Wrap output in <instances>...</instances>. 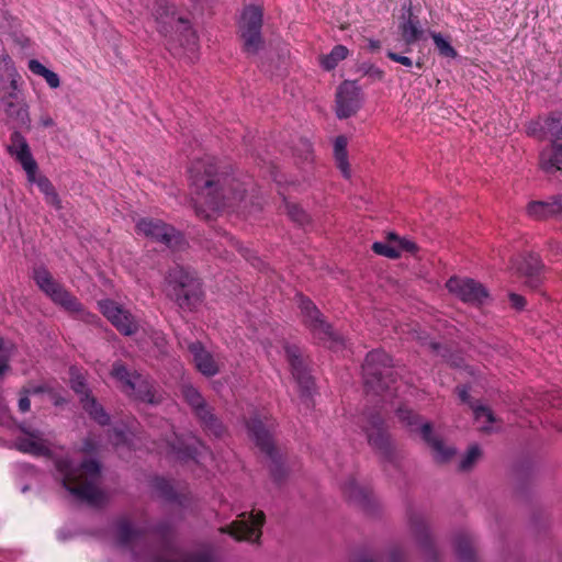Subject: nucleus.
<instances>
[{"instance_id": "obj_1", "label": "nucleus", "mask_w": 562, "mask_h": 562, "mask_svg": "<svg viewBox=\"0 0 562 562\" xmlns=\"http://www.w3.org/2000/svg\"><path fill=\"white\" fill-rule=\"evenodd\" d=\"M175 529L161 520L154 527H135L127 517L115 521L117 543L128 549L139 562H212L210 552H182L172 544Z\"/></svg>"}, {"instance_id": "obj_2", "label": "nucleus", "mask_w": 562, "mask_h": 562, "mask_svg": "<svg viewBox=\"0 0 562 562\" xmlns=\"http://www.w3.org/2000/svg\"><path fill=\"white\" fill-rule=\"evenodd\" d=\"M189 179L193 192L205 204L194 202L195 214L203 221L209 222L217 211L234 207L245 200V183L231 175L228 167L221 166L214 157L193 160Z\"/></svg>"}, {"instance_id": "obj_3", "label": "nucleus", "mask_w": 562, "mask_h": 562, "mask_svg": "<svg viewBox=\"0 0 562 562\" xmlns=\"http://www.w3.org/2000/svg\"><path fill=\"white\" fill-rule=\"evenodd\" d=\"M364 391L368 396H379L383 404L395 407L398 422L415 439H422L420 416L407 406V401L396 403V398L409 390L406 383L397 380L391 357L383 350L368 352L362 364Z\"/></svg>"}, {"instance_id": "obj_4", "label": "nucleus", "mask_w": 562, "mask_h": 562, "mask_svg": "<svg viewBox=\"0 0 562 562\" xmlns=\"http://www.w3.org/2000/svg\"><path fill=\"white\" fill-rule=\"evenodd\" d=\"M55 468L61 476L63 486L77 499L91 506H101L106 497L100 488L101 464L89 459L76 465L68 457L54 460Z\"/></svg>"}, {"instance_id": "obj_5", "label": "nucleus", "mask_w": 562, "mask_h": 562, "mask_svg": "<svg viewBox=\"0 0 562 562\" xmlns=\"http://www.w3.org/2000/svg\"><path fill=\"white\" fill-rule=\"evenodd\" d=\"M33 279L36 285L57 305L74 315L75 318L89 324L98 325L101 319L98 315L87 311L81 302L69 292L43 266L33 269Z\"/></svg>"}, {"instance_id": "obj_6", "label": "nucleus", "mask_w": 562, "mask_h": 562, "mask_svg": "<svg viewBox=\"0 0 562 562\" xmlns=\"http://www.w3.org/2000/svg\"><path fill=\"white\" fill-rule=\"evenodd\" d=\"M276 426V420L267 415L255 414L246 420L248 436L256 447L270 459L271 475L277 483H281L286 476V470L274 445Z\"/></svg>"}, {"instance_id": "obj_7", "label": "nucleus", "mask_w": 562, "mask_h": 562, "mask_svg": "<svg viewBox=\"0 0 562 562\" xmlns=\"http://www.w3.org/2000/svg\"><path fill=\"white\" fill-rule=\"evenodd\" d=\"M168 295L183 311H194L202 302V283L196 273L182 266L169 269L166 277Z\"/></svg>"}, {"instance_id": "obj_8", "label": "nucleus", "mask_w": 562, "mask_h": 562, "mask_svg": "<svg viewBox=\"0 0 562 562\" xmlns=\"http://www.w3.org/2000/svg\"><path fill=\"white\" fill-rule=\"evenodd\" d=\"M380 411H364L359 417V425L366 434L369 446L385 461L397 465L395 449L389 432L387 425Z\"/></svg>"}, {"instance_id": "obj_9", "label": "nucleus", "mask_w": 562, "mask_h": 562, "mask_svg": "<svg viewBox=\"0 0 562 562\" xmlns=\"http://www.w3.org/2000/svg\"><path fill=\"white\" fill-rule=\"evenodd\" d=\"M297 304L303 324L310 329L315 339L335 351L345 346L342 336L333 330L322 312L308 297L300 295Z\"/></svg>"}, {"instance_id": "obj_10", "label": "nucleus", "mask_w": 562, "mask_h": 562, "mask_svg": "<svg viewBox=\"0 0 562 562\" xmlns=\"http://www.w3.org/2000/svg\"><path fill=\"white\" fill-rule=\"evenodd\" d=\"M136 232L137 234H142L156 243L164 244L172 251L183 250L188 246V243L180 231L159 218H140L136 223Z\"/></svg>"}, {"instance_id": "obj_11", "label": "nucleus", "mask_w": 562, "mask_h": 562, "mask_svg": "<svg viewBox=\"0 0 562 562\" xmlns=\"http://www.w3.org/2000/svg\"><path fill=\"white\" fill-rule=\"evenodd\" d=\"M265 522L266 515L262 510L245 512L238 515V518L229 525L221 527L218 531L229 535L237 541L259 543Z\"/></svg>"}, {"instance_id": "obj_12", "label": "nucleus", "mask_w": 562, "mask_h": 562, "mask_svg": "<svg viewBox=\"0 0 562 562\" xmlns=\"http://www.w3.org/2000/svg\"><path fill=\"white\" fill-rule=\"evenodd\" d=\"M263 23V12L258 5H247L243 13L239 24L240 37L243 40V49L247 55H256L263 46L261 29Z\"/></svg>"}, {"instance_id": "obj_13", "label": "nucleus", "mask_w": 562, "mask_h": 562, "mask_svg": "<svg viewBox=\"0 0 562 562\" xmlns=\"http://www.w3.org/2000/svg\"><path fill=\"white\" fill-rule=\"evenodd\" d=\"M150 14L156 22L157 31L164 35L168 36L171 34L175 24H183L187 43L189 45L194 46L196 43V36L193 30L190 27L189 22L183 18L176 16V5L171 0H153L151 5L149 7Z\"/></svg>"}, {"instance_id": "obj_14", "label": "nucleus", "mask_w": 562, "mask_h": 562, "mask_svg": "<svg viewBox=\"0 0 562 562\" xmlns=\"http://www.w3.org/2000/svg\"><path fill=\"white\" fill-rule=\"evenodd\" d=\"M102 315L123 335L131 336L138 330L134 316L115 301L106 299L98 302Z\"/></svg>"}, {"instance_id": "obj_15", "label": "nucleus", "mask_w": 562, "mask_h": 562, "mask_svg": "<svg viewBox=\"0 0 562 562\" xmlns=\"http://www.w3.org/2000/svg\"><path fill=\"white\" fill-rule=\"evenodd\" d=\"M447 288L461 301L472 305L484 304L490 296L486 288L473 279L454 277L449 279Z\"/></svg>"}, {"instance_id": "obj_16", "label": "nucleus", "mask_w": 562, "mask_h": 562, "mask_svg": "<svg viewBox=\"0 0 562 562\" xmlns=\"http://www.w3.org/2000/svg\"><path fill=\"white\" fill-rule=\"evenodd\" d=\"M361 89L355 81H344L338 87L336 93V112L339 119H348L356 114L357 111L361 108Z\"/></svg>"}, {"instance_id": "obj_17", "label": "nucleus", "mask_w": 562, "mask_h": 562, "mask_svg": "<svg viewBox=\"0 0 562 562\" xmlns=\"http://www.w3.org/2000/svg\"><path fill=\"white\" fill-rule=\"evenodd\" d=\"M424 441L427 442L430 456L437 463H448L456 457V448L436 432L430 424H424Z\"/></svg>"}, {"instance_id": "obj_18", "label": "nucleus", "mask_w": 562, "mask_h": 562, "mask_svg": "<svg viewBox=\"0 0 562 562\" xmlns=\"http://www.w3.org/2000/svg\"><path fill=\"white\" fill-rule=\"evenodd\" d=\"M284 350L294 379L296 380L300 387L304 391V393L310 394L314 382L307 371L300 348L294 345H286Z\"/></svg>"}, {"instance_id": "obj_19", "label": "nucleus", "mask_w": 562, "mask_h": 562, "mask_svg": "<svg viewBox=\"0 0 562 562\" xmlns=\"http://www.w3.org/2000/svg\"><path fill=\"white\" fill-rule=\"evenodd\" d=\"M342 494L349 503L360 507L366 513H375L378 504L371 490L360 486L353 479L344 484Z\"/></svg>"}, {"instance_id": "obj_20", "label": "nucleus", "mask_w": 562, "mask_h": 562, "mask_svg": "<svg viewBox=\"0 0 562 562\" xmlns=\"http://www.w3.org/2000/svg\"><path fill=\"white\" fill-rule=\"evenodd\" d=\"M189 351L192 355L193 363L196 370L205 376H214L220 372V366L200 341L189 345Z\"/></svg>"}, {"instance_id": "obj_21", "label": "nucleus", "mask_w": 562, "mask_h": 562, "mask_svg": "<svg viewBox=\"0 0 562 562\" xmlns=\"http://www.w3.org/2000/svg\"><path fill=\"white\" fill-rule=\"evenodd\" d=\"M528 214L537 220H547L562 213V195H557L549 201H533L527 206Z\"/></svg>"}, {"instance_id": "obj_22", "label": "nucleus", "mask_w": 562, "mask_h": 562, "mask_svg": "<svg viewBox=\"0 0 562 562\" xmlns=\"http://www.w3.org/2000/svg\"><path fill=\"white\" fill-rule=\"evenodd\" d=\"M0 106L8 117L14 120L20 125H26L30 122L27 108L19 100L15 93H7L0 101Z\"/></svg>"}, {"instance_id": "obj_23", "label": "nucleus", "mask_w": 562, "mask_h": 562, "mask_svg": "<svg viewBox=\"0 0 562 562\" xmlns=\"http://www.w3.org/2000/svg\"><path fill=\"white\" fill-rule=\"evenodd\" d=\"M45 435H33L32 437H18L15 439V448L23 452L32 456H48L50 450L44 438Z\"/></svg>"}, {"instance_id": "obj_24", "label": "nucleus", "mask_w": 562, "mask_h": 562, "mask_svg": "<svg viewBox=\"0 0 562 562\" xmlns=\"http://www.w3.org/2000/svg\"><path fill=\"white\" fill-rule=\"evenodd\" d=\"M154 488L160 497L168 502L177 503L182 508H188L191 504V496L187 494H178L172 484L164 477H157L154 480Z\"/></svg>"}, {"instance_id": "obj_25", "label": "nucleus", "mask_w": 562, "mask_h": 562, "mask_svg": "<svg viewBox=\"0 0 562 562\" xmlns=\"http://www.w3.org/2000/svg\"><path fill=\"white\" fill-rule=\"evenodd\" d=\"M133 381L134 385L125 393L127 396L143 403L154 404L157 402L154 385L147 376L139 373L136 380L134 379Z\"/></svg>"}, {"instance_id": "obj_26", "label": "nucleus", "mask_w": 562, "mask_h": 562, "mask_svg": "<svg viewBox=\"0 0 562 562\" xmlns=\"http://www.w3.org/2000/svg\"><path fill=\"white\" fill-rule=\"evenodd\" d=\"M540 167L547 173L562 170V143L554 142L540 155Z\"/></svg>"}, {"instance_id": "obj_27", "label": "nucleus", "mask_w": 562, "mask_h": 562, "mask_svg": "<svg viewBox=\"0 0 562 562\" xmlns=\"http://www.w3.org/2000/svg\"><path fill=\"white\" fill-rule=\"evenodd\" d=\"M195 417L199 419L201 427L209 436L220 438L225 434V427L222 420L214 414L211 406L202 413H199Z\"/></svg>"}, {"instance_id": "obj_28", "label": "nucleus", "mask_w": 562, "mask_h": 562, "mask_svg": "<svg viewBox=\"0 0 562 562\" xmlns=\"http://www.w3.org/2000/svg\"><path fill=\"white\" fill-rule=\"evenodd\" d=\"M180 391L183 400L191 407L194 416H198L199 413H202L210 406L202 394L193 385L183 383Z\"/></svg>"}, {"instance_id": "obj_29", "label": "nucleus", "mask_w": 562, "mask_h": 562, "mask_svg": "<svg viewBox=\"0 0 562 562\" xmlns=\"http://www.w3.org/2000/svg\"><path fill=\"white\" fill-rule=\"evenodd\" d=\"M483 451L477 445L470 446L457 461V471L461 473L471 472L482 460Z\"/></svg>"}, {"instance_id": "obj_30", "label": "nucleus", "mask_w": 562, "mask_h": 562, "mask_svg": "<svg viewBox=\"0 0 562 562\" xmlns=\"http://www.w3.org/2000/svg\"><path fill=\"white\" fill-rule=\"evenodd\" d=\"M4 78L10 82V91L8 93H15L18 95L20 75L8 54L0 56V79Z\"/></svg>"}, {"instance_id": "obj_31", "label": "nucleus", "mask_w": 562, "mask_h": 562, "mask_svg": "<svg viewBox=\"0 0 562 562\" xmlns=\"http://www.w3.org/2000/svg\"><path fill=\"white\" fill-rule=\"evenodd\" d=\"M82 408L94 419L98 424L104 426L110 422L109 414L104 408L97 402L91 394H86V397H80Z\"/></svg>"}, {"instance_id": "obj_32", "label": "nucleus", "mask_w": 562, "mask_h": 562, "mask_svg": "<svg viewBox=\"0 0 562 562\" xmlns=\"http://www.w3.org/2000/svg\"><path fill=\"white\" fill-rule=\"evenodd\" d=\"M111 375L117 381L121 383V389L124 393H127L128 390L131 389V386H133L134 384V379L136 380V376L139 375L138 372L136 371H131L127 369V367L121 362V361H115L113 364H112V369H111Z\"/></svg>"}, {"instance_id": "obj_33", "label": "nucleus", "mask_w": 562, "mask_h": 562, "mask_svg": "<svg viewBox=\"0 0 562 562\" xmlns=\"http://www.w3.org/2000/svg\"><path fill=\"white\" fill-rule=\"evenodd\" d=\"M334 156L337 167L340 169L345 178L350 177V168L347 154V138L342 135L336 137L334 143Z\"/></svg>"}, {"instance_id": "obj_34", "label": "nucleus", "mask_w": 562, "mask_h": 562, "mask_svg": "<svg viewBox=\"0 0 562 562\" xmlns=\"http://www.w3.org/2000/svg\"><path fill=\"white\" fill-rule=\"evenodd\" d=\"M34 183L37 184L40 191L45 195L46 203L55 206L56 209H60V200L59 196L50 182V180L45 176H40L38 178L35 176Z\"/></svg>"}, {"instance_id": "obj_35", "label": "nucleus", "mask_w": 562, "mask_h": 562, "mask_svg": "<svg viewBox=\"0 0 562 562\" xmlns=\"http://www.w3.org/2000/svg\"><path fill=\"white\" fill-rule=\"evenodd\" d=\"M372 251L379 256L390 259H397L400 257L398 245L389 238V234L384 241H375L372 245Z\"/></svg>"}, {"instance_id": "obj_36", "label": "nucleus", "mask_w": 562, "mask_h": 562, "mask_svg": "<svg viewBox=\"0 0 562 562\" xmlns=\"http://www.w3.org/2000/svg\"><path fill=\"white\" fill-rule=\"evenodd\" d=\"M25 149V147L23 148ZM15 160L23 167L26 172L29 181H35V173L37 171V162L32 156L31 149L18 151L13 156Z\"/></svg>"}, {"instance_id": "obj_37", "label": "nucleus", "mask_w": 562, "mask_h": 562, "mask_svg": "<svg viewBox=\"0 0 562 562\" xmlns=\"http://www.w3.org/2000/svg\"><path fill=\"white\" fill-rule=\"evenodd\" d=\"M348 48L344 45H336L333 47L330 53L322 58V66L326 70L336 68L339 61L344 60L348 56Z\"/></svg>"}, {"instance_id": "obj_38", "label": "nucleus", "mask_w": 562, "mask_h": 562, "mask_svg": "<svg viewBox=\"0 0 562 562\" xmlns=\"http://www.w3.org/2000/svg\"><path fill=\"white\" fill-rule=\"evenodd\" d=\"M473 415L481 430L491 431L493 429L492 424L495 423V416L488 407L475 405L473 406Z\"/></svg>"}, {"instance_id": "obj_39", "label": "nucleus", "mask_w": 562, "mask_h": 562, "mask_svg": "<svg viewBox=\"0 0 562 562\" xmlns=\"http://www.w3.org/2000/svg\"><path fill=\"white\" fill-rule=\"evenodd\" d=\"M418 24L419 21L417 18H414L412 11L408 10V19L401 25L402 37L407 44H411L418 38Z\"/></svg>"}, {"instance_id": "obj_40", "label": "nucleus", "mask_w": 562, "mask_h": 562, "mask_svg": "<svg viewBox=\"0 0 562 562\" xmlns=\"http://www.w3.org/2000/svg\"><path fill=\"white\" fill-rule=\"evenodd\" d=\"M435 48L438 54L445 58H454L457 56L456 49L451 46L450 42L445 38L440 33H430Z\"/></svg>"}, {"instance_id": "obj_41", "label": "nucleus", "mask_w": 562, "mask_h": 562, "mask_svg": "<svg viewBox=\"0 0 562 562\" xmlns=\"http://www.w3.org/2000/svg\"><path fill=\"white\" fill-rule=\"evenodd\" d=\"M424 562H436L439 558V550L435 539L424 529Z\"/></svg>"}, {"instance_id": "obj_42", "label": "nucleus", "mask_w": 562, "mask_h": 562, "mask_svg": "<svg viewBox=\"0 0 562 562\" xmlns=\"http://www.w3.org/2000/svg\"><path fill=\"white\" fill-rule=\"evenodd\" d=\"M30 149V146L25 139V137L18 131H14L10 136V144L8 145L7 149L11 156L16 155L18 151H24Z\"/></svg>"}, {"instance_id": "obj_43", "label": "nucleus", "mask_w": 562, "mask_h": 562, "mask_svg": "<svg viewBox=\"0 0 562 562\" xmlns=\"http://www.w3.org/2000/svg\"><path fill=\"white\" fill-rule=\"evenodd\" d=\"M285 209L289 217L299 225H304L308 222L307 213L297 204L286 203Z\"/></svg>"}, {"instance_id": "obj_44", "label": "nucleus", "mask_w": 562, "mask_h": 562, "mask_svg": "<svg viewBox=\"0 0 562 562\" xmlns=\"http://www.w3.org/2000/svg\"><path fill=\"white\" fill-rule=\"evenodd\" d=\"M406 515L411 528L418 536L422 532V517L419 513L411 504H407Z\"/></svg>"}, {"instance_id": "obj_45", "label": "nucleus", "mask_w": 562, "mask_h": 562, "mask_svg": "<svg viewBox=\"0 0 562 562\" xmlns=\"http://www.w3.org/2000/svg\"><path fill=\"white\" fill-rule=\"evenodd\" d=\"M10 356L9 346L0 338V376L9 369Z\"/></svg>"}, {"instance_id": "obj_46", "label": "nucleus", "mask_w": 562, "mask_h": 562, "mask_svg": "<svg viewBox=\"0 0 562 562\" xmlns=\"http://www.w3.org/2000/svg\"><path fill=\"white\" fill-rule=\"evenodd\" d=\"M200 448H203V445L200 440L194 439L193 443L186 445L183 448H179V452L189 459H196L200 454Z\"/></svg>"}, {"instance_id": "obj_47", "label": "nucleus", "mask_w": 562, "mask_h": 562, "mask_svg": "<svg viewBox=\"0 0 562 562\" xmlns=\"http://www.w3.org/2000/svg\"><path fill=\"white\" fill-rule=\"evenodd\" d=\"M389 238L393 239L398 245L400 254L403 250L409 252H416L418 250V247L415 243L407 239H401L395 233H389Z\"/></svg>"}, {"instance_id": "obj_48", "label": "nucleus", "mask_w": 562, "mask_h": 562, "mask_svg": "<svg viewBox=\"0 0 562 562\" xmlns=\"http://www.w3.org/2000/svg\"><path fill=\"white\" fill-rule=\"evenodd\" d=\"M547 128L552 136L557 137V139L562 138V116L560 115L548 120Z\"/></svg>"}, {"instance_id": "obj_49", "label": "nucleus", "mask_w": 562, "mask_h": 562, "mask_svg": "<svg viewBox=\"0 0 562 562\" xmlns=\"http://www.w3.org/2000/svg\"><path fill=\"white\" fill-rule=\"evenodd\" d=\"M71 387L77 394L81 395V397H86V394H90L88 392L86 381L81 375L72 378Z\"/></svg>"}, {"instance_id": "obj_50", "label": "nucleus", "mask_w": 562, "mask_h": 562, "mask_svg": "<svg viewBox=\"0 0 562 562\" xmlns=\"http://www.w3.org/2000/svg\"><path fill=\"white\" fill-rule=\"evenodd\" d=\"M364 76H367L371 81H382L384 78V71L371 65L366 69Z\"/></svg>"}, {"instance_id": "obj_51", "label": "nucleus", "mask_w": 562, "mask_h": 562, "mask_svg": "<svg viewBox=\"0 0 562 562\" xmlns=\"http://www.w3.org/2000/svg\"><path fill=\"white\" fill-rule=\"evenodd\" d=\"M42 77L52 89H56L60 86V79L58 75L49 69H47Z\"/></svg>"}, {"instance_id": "obj_52", "label": "nucleus", "mask_w": 562, "mask_h": 562, "mask_svg": "<svg viewBox=\"0 0 562 562\" xmlns=\"http://www.w3.org/2000/svg\"><path fill=\"white\" fill-rule=\"evenodd\" d=\"M27 67L32 74H34L36 76H41V77L48 69L43 64H41L37 59H30L27 63Z\"/></svg>"}, {"instance_id": "obj_53", "label": "nucleus", "mask_w": 562, "mask_h": 562, "mask_svg": "<svg viewBox=\"0 0 562 562\" xmlns=\"http://www.w3.org/2000/svg\"><path fill=\"white\" fill-rule=\"evenodd\" d=\"M386 56H387L391 60H393V61H395V63H398V64H402V65H404V66H406V67H411V66L413 65V60H412L411 58H408V57H406V56H403V55H400V54H397V53H394V52H392V50H389V52L386 53Z\"/></svg>"}, {"instance_id": "obj_54", "label": "nucleus", "mask_w": 562, "mask_h": 562, "mask_svg": "<svg viewBox=\"0 0 562 562\" xmlns=\"http://www.w3.org/2000/svg\"><path fill=\"white\" fill-rule=\"evenodd\" d=\"M19 429L21 430V432L23 434L22 437H32V434L33 435H45L42 430L37 429V428H34L32 427L30 424L27 423H21L19 425Z\"/></svg>"}, {"instance_id": "obj_55", "label": "nucleus", "mask_w": 562, "mask_h": 562, "mask_svg": "<svg viewBox=\"0 0 562 562\" xmlns=\"http://www.w3.org/2000/svg\"><path fill=\"white\" fill-rule=\"evenodd\" d=\"M31 408V401L29 398V391L24 390L19 398V409L21 413H26Z\"/></svg>"}, {"instance_id": "obj_56", "label": "nucleus", "mask_w": 562, "mask_h": 562, "mask_svg": "<svg viewBox=\"0 0 562 562\" xmlns=\"http://www.w3.org/2000/svg\"><path fill=\"white\" fill-rule=\"evenodd\" d=\"M391 562H405V552L401 548H394L390 552Z\"/></svg>"}, {"instance_id": "obj_57", "label": "nucleus", "mask_w": 562, "mask_h": 562, "mask_svg": "<svg viewBox=\"0 0 562 562\" xmlns=\"http://www.w3.org/2000/svg\"><path fill=\"white\" fill-rule=\"evenodd\" d=\"M509 300H510V303L512 305L517 308V310H521L525 307V299L519 295V294H516V293H510L509 294Z\"/></svg>"}, {"instance_id": "obj_58", "label": "nucleus", "mask_w": 562, "mask_h": 562, "mask_svg": "<svg viewBox=\"0 0 562 562\" xmlns=\"http://www.w3.org/2000/svg\"><path fill=\"white\" fill-rule=\"evenodd\" d=\"M113 437H114L113 438V443L114 445H120V443L125 441V434L121 429H114L113 430Z\"/></svg>"}, {"instance_id": "obj_59", "label": "nucleus", "mask_w": 562, "mask_h": 562, "mask_svg": "<svg viewBox=\"0 0 562 562\" xmlns=\"http://www.w3.org/2000/svg\"><path fill=\"white\" fill-rule=\"evenodd\" d=\"M40 122L42 126L44 127H50L54 126L55 122L49 115H44L40 119Z\"/></svg>"}, {"instance_id": "obj_60", "label": "nucleus", "mask_w": 562, "mask_h": 562, "mask_svg": "<svg viewBox=\"0 0 562 562\" xmlns=\"http://www.w3.org/2000/svg\"><path fill=\"white\" fill-rule=\"evenodd\" d=\"M380 47H381L380 41H375V40H370L369 41V48L371 50H378V49H380Z\"/></svg>"}, {"instance_id": "obj_61", "label": "nucleus", "mask_w": 562, "mask_h": 562, "mask_svg": "<svg viewBox=\"0 0 562 562\" xmlns=\"http://www.w3.org/2000/svg\"><path fill=\"white\" fill-rule=\"evenodd\" d=\"M357 562H379L376 559L368 558V557H361Z\"/></svg>"}, {"instance_id": "obj_62", "label": "nucleus", "mask_w": 562, "mask_h": 562, "mask_svg": "<svg viewBox=\"0 0 562 562\" xmlns=\"http://www.w3.org/2000/svg\"><path fill=\"white\" fill-rule=\"evenodd\" d=\"M460 397L462 401H467L468 398V394H467V391L465 390H461L460 391Z\"/></svg>"}, {"instance_id": "obj_63", "label": "nucleus", "mask_w": 562, "mask_h": 562, "mask_svg": "<svg viewBox=\"0 0 562 562\" xmlns=\"http://www.w3.org/2000/svg\"><path fill=\"white\" fill-rule=\"evenodd\" d=\"M415 65L418 67V68H422V59L418 58L415 63Z\"/></svg>"}]
</instances>
